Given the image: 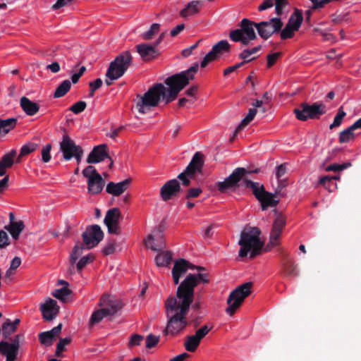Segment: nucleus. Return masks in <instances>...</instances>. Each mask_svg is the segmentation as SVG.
Wrapping results in <instances>:
<instances>
[{
	"label": "nucleus",
	"mask_w": 361,
	"mask_h": 361,
	"mask_svg": "<svg viewBox=\"0 0 361 361\" xmlns=\"http://www.w3.org/2000/svg\"><path fill=\"white\" fill-rule=\"evenodd\" d=\"M106 300V298L102 297L100 305H106L104 309L106 311L109 316L115 314L123 307L122 302L118 300H108V301Z\"/></svg>",
	"instance_id": "nucleus-29"
},
{
	"label": "nucleus",
	"mask_w": 361,
	"mask_h": 361,
	"mask_svg": "<svg viewBox=\"0 0 361 361\" xmlns=\"http://www.w3.org/2000/svg\"><path fill=\"white\" fill-rule=\"evenodd\" d=\"M361 129V118L356 121L353 125L342 130L339 134V142L345 143L355 138L354 130Z\"/></svg>",
	"instance_id": "nucleus-23"
},
{
	"label": "nucleus",
	"mask_w": 361,
	"mask_h": 361,
	"mask_svg": "<svg viewBox=\"0 0 361 361\" xmlns=\"http://www.w3.org/2000/svg\"><path fill=\"white\" fill-rule=\"evenodd\" d=\"M247 188L251 189L253 195L261 203L262 210H266L269 207H276L279 200L276 198L281 197V190L276 188L274 193H271L265 190L264 186L257 182L252 180H246Z\"/></svg>",
	"instance_id": "nucleus-5"
},
{
	"label": "nucleus",
	"mask_w": 361,
	"mask_h": 361,
	"mask_svg": "<svg viewBox=\"0 0 361 361\" xmlns=\"http://www.w3.org/2000/svg\"><path fill=\"white\" fill-rule=\"evenodd\" d=\"M20 106L23 111L30 116L35 115L39 110V105L26 97L20 98Z\"/></svg>",
	"instance_id": "nucleus-28"
},
{
	"label": "nucleus",
	"mask_w": 361,
	"mask_h": 361,
	"mask_svg": "<svg viewBox=\"0 0 361 361\" xmlns=\"http://www.w3.org/2000/svg\"><path fill=\"white\" fill-rule=\"evenodd\" d=\"M39 340L42 344L50 346L52 345L54 338L53 336L50 334V332L44 331L39 334Z\"/></svg>",
	"instance_id": "nucleus-47"
},
{
	"label": "nucleus",
	"mask_w": 361,
	"mask_h": 361,
	"mask_svg": "<svg viewBox=\"0 0 361 361\" xmlns=\"http://www.w3.org/2000/svg\"><path fill=\"white\" fill-rule=\"evenodd\" d=\"M181 190L180 183L177 179H171L167 181L160 189L161 199L166 202L176 196Z\"/></svg>",
	"instance_id": "nucleus-17"
},
{
	"label": "nucleus",
	"mask_w": 361,
	"mask_h": 361,
	"mask_svg": "<svg viewBox=\"0 0 361 361\" xmlns=\"http://www.w3.org/2000/svg\"><path fill=\"white\" fill-rule=\"evenodd\" d=\"M145 246L154 251H160L165 248V242L164 237L160 235H155L152 234L148 235L145 242Z\"/></svg>",
	"instance_id": "nucleus-26"
},
{
	"label": "nucleus",
	"mask_w": 361,
	"mask_h": 361,
	"mask_svg": "<svg viewBox=\"0 0 361 361\" xmlns=\"http://www.w3.org/2000/svg\"><path fill=\"white\" fill-rule=\"evenodd\" d=\"M261 172L260 168L255 169L238 167L224 181L217 183V188L221 192H226L228 189L235 188L240 185L247 188L246 180H250L247 175L250 173H259Z\"/></svg>",
	"instance_id": "nucleus-4"
},
{
	"label": "nucleus",
	"mask_w": 361,
	"mask_h": 361,
	"mask_svg": "<svg viewBox=\"0 0 361 361\" xmlns=\"http://www.w3.org/2000/svg\"><path fill=\"white\" fill-rule=\"evenodd\" d=\"M105 181L99 174L87 180V191L91 195L100 193L104 186Z\"/></svg>",
	"instance_id": "nucleus-25"
},
{
	"label": "nucleus",
	"mask_w": 361,
	"mask_h": 361,
	"mask_svg": "<svg viewBox=\"0 0 361 361\" xmlns=\"http://www.w3.org/2000/svg\"><path fill=\"white\" fill-rule=\"evenodd\" d=\"M159 341V336H156L152 334L146 337V348H152L155 347Z\"/></svg>",
	"instance_id": "nucleus-60"
},
{
	"label": "nucleus",
	"mask_w": 361,
	"mask_h": 361,
	"mask_svg": "<svg viewBox=\"0 0 361 361\" xmlns=\"http://www.w3.org/2000/svg\"><path fill=\"white\" fill-rule=\"evenodd\" d=\"M351 166V164L350 162L343 163L342 164H333L329 166H328L326 168V171H343Z\"/></svg>",
	"instance_id": "nucleus-53"
},
{
	"label": "nucleus",
	"mask_w": 361,
	"mask_h": 361,
	"mask_svg": "<svg viewBox=\"0 0 361 361\" xmlns=\"http://www.w3.org/2000/svg\"><path fill=\"white\" fill-rule=\"evenodd\" d=\"M296 118L301 121L308 119H318L321 116L326 113V106L322 103L315 102L309 104L307 102L301 103L299 106L293 110Z\"/></svg>",
	"instance_id": "nucleus-9"
},
{
	"label": "nucleus",
	"mask_w": 361,
	"mask_h": 361,
	"mask_svg": "<svg viewBox=\"0 0 361 361\" xmlns=\"http://www.w3.org/2000/svg\"><path fill=\"white\" fill-rule=\"evenodd\" d=\"M257 23H255L247 18H243L239 23L240 28L232 30L229 33L231 40L235 42H241L247 46L250 41L255 40L257 35L255 28L257 29Z\"/></svg>",
	"instance_id": "nucleus-7"
},
{
	"label": "nucleus",
	"mask_w": 361,
	"mask_h": 361,
	"mask_svg": "<svg viewBox=\"0 0 361 361\" xmlns=\"http://www.w3.org/2000/svg\"><path fill=\"white\" fill-rule=\"evenodd\" d=\"M107 148V145L105 144L95 146L89 154L87 158V163L97 164L104 161L105 159H109L110 164L109 168L111 169L114 164V161L109 156Z\"/></svg>",
	"instance_id": "nucleus-15"
},
{
	"label": "nucleus",
	"mask_w": 361,
	"mask_h": 361,
	"mask_svg": "<svg viewBox=\"0 0 361 361\" xmlns=\"http://www.w3.org/2000/svg\"><path fill=\"white\" fill-rule=\"evenodd\" d=\"M288 4V0H275V13L277 16H282L283 11Z\"/></svg>",
	"instance_id": "nucleus-55"
},
{
	"label": "nucleus",
	"mask_w": 361,
	"mask_h": 361,
	"mask_svg": "<svg viewBox=\"0 0 361 361\" xmlns=\"http://www.w3.org/2000/svg\"><path fill=\"white\" fill-rule=\"evenodd\" d=\"M167 88L163 84H154L142 96H138L140 99L136 104L137 111L142 114L148 113L152 108L159 105L161 99L167 104Z\"/></svg>",
	"instance_id": "nucleus-3"
},
{
	"label": "nucleus",
	"mask_w": 361,
	"mask_h": 361,
	"mask_svg": "<svg viewBox=\"0 0 361 361\" xmlns=\"http://www.w3.org/2000/svg\"><path fill=\"white\" fill-rule=\"evenodd\" d=\"M200 340L196 336H188L184 343L185 349L189 352H195L200 343Z\"/></svg>",
	"instance_id": "nucleus-39"
},
{
	"label": "nucleus",
	"mask_w": 361,
	"mask_h": 361,
	"mask_svg": "<svg viewBox=\"0 0 361 361\" xmlns=\"http://www.w3.org/2000/svg\"><path fill=\"white\" fill-rule=\"evenodd\" d=\"M71 341V339L70 338H61L56 345V355L59 356L61 352L65 350V346L68 345Z\"/></svg>",
	"instance_id": "nucleus-56"
},
{
	"label": "nucleus",
	"mask_w": 361,
	"mask_h": 361,
	"mask_svg": "<svg viewBox=\"0 0 361 361\" xmlns=\"http://www.w3.org/2000/svg\"><path fill=\"white\" fill-rule=\"evenodd\" d=\"M121 219H122V215L118 208L114 207L106 212L104 223L107 227L109 233L115 235L120 234L121 228L119 226V221Z\"/></svg>",
	"instance_id": "nucleus-13"
},
{
	"label": "nucleus",
	"mask_w": 361,
	"mask_h": 361,
	"mask_svg": "<svg viewBox=\"0 0 361 361\" xmlns=\"http://www.w3.org/2000/svg\"><path fill=\"white\" fill-rule=\"evenodd\" d=\"M212 49L220 57L224 53L230 51L231 44L226 40H221L214 44Z\"/></svg>",
	"instance_id": "nucleus-38"
},
{
	"label": "nucleus",
	"mask_w": 361,
	"mask_h": 361,
	"mask_svg": "<svg viewBox=\"0 0 361 361\" xmlns=\"http://www.w3.org/2000/svg\"><path fill=\"white\" fill-rule=\"evenodd\" d=\"M16 151L15 149L11 150L8 153L2 156L0 159V177L5 176L6 169L13 166L15 162V157H16Z\"/></svg>",
	"instance_id": "nucleus-24"
},
{
	"label": "nucleus",
	"mask_w": 361,
	"mask_h": 361,
	"mask_svg": "<svg viewBox=\"0 0 361 361\" xmlns=\"http://www.w3.org/2000/svg\"><path fill=\"white\" fill-rule=\"evenodd\" d=\"M190 81L182 72L174 74L170 77H168L165 80L164 83L169 86L167 88V99L166 104H169L172 101L175 100L179 92L183 90V88L189 84Z\"/></svg>",
	"instance_id": "nucleus-10"
},
{
	"label": "nucleus",
	"mask_w": 361,
	"mask_h": 361,
	"mask_svg": "<svg viewBox=\"0 0 361 361\" xmlns=\"http://www.w3.org/2000/svg\"><path fill=\"white\" fill-rule=\"evenodd\" d=\"M295 30H293V28L289 27L288 25H286L284 28H281L280 32V37L281 39L283 40L287 39H291L295 35Z\"/></svg>",
	"instance_id": "nucleus-49"
},
{
	"label": "nucleus",
	"mask_w": 361,
	"mask_h": 361,
	"mask_svg": "<svg viewBox=\"0 0 361 361\" xmlns=\"http://www.w3.org/2000/svg\"><path fill=\"white\" fill-rule=\"evenodd\" d=\"M261 231L257 227L245 228L240 233L238 244L240 245L239 256L246 257L249 252L250 258L253 259L261 253L264 243L260 240Z\"/></svg>",
	"instance_id": "nucleus-2"
},
{
	"label": "nucleus",
	"mask_w": 361,
	"mask_h": 361,
	"mask_svg": "<svg viewBox=\"0 0 361 361\" xmlns=\"http://www.w3.org/2000/svg\"><path fill=\"white\" fill-rule=\"evenodd\" d=\"M17 124V118H10L7 119L0 118V134L6 135L13 129Z\"/></svg>",
	"instance_id": "nucleus-36"
},
{
	"label": "nucleus",
	"mask_w": 361,
	"mask_h": 361,
	"mask_svg": "<svg viewBox=\"0 0 361 361\" xmlns=\"http://www.w3.org/2000/svg\"><path fill=\"white\" fill-rule=\"evenodd\" d=\"M281 55V52H275L274 54H269L267 56V67H271L276 62Z\"/></svg>",
	"instance_id": "nucleus-64"
},
{
	"label": "nucleus",
	"mask_w": 361,
	"mask_h": 361,
	"mask_svg": "<svg viewBox=\"0 0 361 361\" xmlns=\"http://www.w3.org/2000/svg\"><path fill=\"white\" fill-rule=\"evenodd\" d=\"M116 250V243L114 240H109L103 248L102 252L104 255H109L113 254Z\"/></svg>",
	"instance_id": "nucleus-62"
},
{
	"label": "nucleus",
	"mask_w": 361,
	"mask_h": 361,
	"mask_svg": "<svg viewBox=\"0 0 361 361\" xmlns=\"http://www.w3.org/2000/svg\"><path fill=\"white\" fill-rule=\"evenodd\" d=\"M71 293V290L66 286L57 289L53 293V296L59 300H64Z\"/></svg>",
	"instance_id": "nucleus-50"
},
{
	"label": "nucleus",
	"mask_w": 361,
	"mask_h": 361,
	"mask_svg": "<svg viewBox=\"0 0 361 361\" xmlns=\"http://www.w3.org/2000/svg\"><path fill=\"white\" fill-rule=\"evenodd\" d=\"M192 302L180 296L170 297L166 301V312L169 319L167 326L164 331L165 335H174L187 326L186 314Z\"/></svg>",
	"instance_id": "nucleus-1"
},
{
	"label": "nucleus",
	"mask_w": 361,
	"mask_h": 361,
	"mask_svg": "<svg viewBox=\"0 0 361 361\" xmlns=\"http://www.w3.org/2000/svg\"><path fill=\"white\" fill-rule=\"evenodd\" d=\"M51 145L47 144L44 146L42 150V161L44 163H47L51 160Z\"/></svg>",
	"instance_id": "nucleus-58"
},
{
	"label": "nucleus",
	"mask_w": 361,
	"mask_h": 361,
	"mask_svg": "<svg viewBox=\"0 0 361 361\" xmlns=\"http://www.w3.org/2000/svg\"><path fill=\"white\" fill-rule=\"evenodd\" d=\"M84 249H86V247L84 244H81L79 242L75 244L70 255V262L73 265L75 263L79 257L82 254Z\"/></svg>",
	"instance_id": "nucleus-41"
},
{
	"label": "nucleus",
	"mask_w": 361,
	"mask_h": 361,
	"mask_svg": "<svg viewBox=\"0 0 361 361\" xmlns=\"http://www.w3.org/2000/svg\"><path fill=\"white\" fill-rule=\"evenodd\" d=\"M172 260V254L169 251L159 253L155 257V262L158 267H166Z\"/></svg>",
	"instance_id": "nucleus-37"
},
{
	"label": "nucleus",
	"mask_w": 361,
	"mask_h": 361,
	"mask_svg": "<svg viewBox=\"0 0 361 361\" xmlns=\"http://www.w3.org/2000/svg\"><path fill=\"white\" fill-rule=\"evenodd\" d=\"M126 71L127 70L124 67L114 60L110 63L106 76L110 80H117L122 77Z\"/></svg>",
	"instance_id": "nucleus-27"
},
{
	"label": "nucleus",
	"mask_w": 361,
	"mask_h": 361,
	"mask_svg": "<svg viewBox=\"0 0 361 361\" xmlns=\"http://www.w3.org/2000/svg\"><path fill=\"white\" fill-rule=\"evenodd\" d=\"M87 104L84 101H79L74 104H73L70 108L69 110L73 112L75 114H80L85 109H86Z\"/></svg>",
	"instance_id": "nucleus-54"
},
{
	"label": "nucleus",
	"mask_w": 361,
	"mask_h": 361,
	"mask_svg": "<svg viewBox=\"0 0 361 361\" xmlns=\"http://www.w3.org/2000/svg\"><path fill=\"white\" fill-rule=\"evenodd\" d=\"M40 310L44 319L51 321L58 314L59 306L57 305L56 300L49 298L44 304L41 305Z\"/></svg>",
	"instance_id": "nucleus-18"
},
{
	"label": "nucleus",
	"mask_w": 361,
	"mask_h": 361,
	"mask_svg": "<svg viewBox=\"0 0 361 361\" xmlns=\"http://www.w3.org/2000/svg\"><path fill=\"white\" fill-rule=\"evenodd\" d=\"M103 82L101 78H97L94 81L89 82L90 93L89 97H92L94 95V92L97 90L99 89L102 86Z\"/></svg>",
	"instance_id": "nucleus-52"
},
{
	"label": "nucleus",
	"mask_w": 361,
	"mask_h": 361,
	"mask_svg": "<svg viewBox=\"0 0 361 361\" xmlns=\"http://www.w3.org/2000/svg\"><path fill=\"white\" fill-rule=\"evenodd\" d=\"M219 57L216 54L215 52L212 49L209 51L206 56L203 58L202 61L200 63V66L202 68H205L209 63L216 61Z\"/></svg>",
	"instance_id": "nucleus-48"
},
{
	"label": "nucleus",
	"mask_w": 361,
	"mask_h": 361,
	"mask_svg": "<svg viewBox=\"0 0 361 361\" xmlns=\"http://www.w3.org/2000/svg\"><path fill=\"white\" fill-rule=\"evenodd\" d=\"M335 178L336 176H326L320 178L319 183L329 192H332L334 188H336V184L334 183Z\"/></svg>",
	"instance_id": "nucleus-43"
},
{
	"label": "nucleus",
	"mask_w": 361,
	"mask_h": 361,
	"mask_svg": "<svg viewBox=\"0 0 361 361\" xmlns=\"http://www.w3.org/2000/svg\"><path fill=\"white\" fill-rule=\"evenodd\" d=\"M252 282H246L238 286L229 295L227 299L228 307L226 312L230 316L235 314L241 306L245 299L251 293Z\"/></svg>",
	"instance_id": "nucleus-8"
},
{
	"label": "nucleus",
	"mask_w": 361,
	"mask_h": 361,
	"mask_svg": "<svg viewBox=\"0 0 361 361\" xmlns=\"http://www.w3.org/2000/svg\"><path fill=\"white\" fill-rule=\"evenodd\" d=\"M202 2L199 0L192 1L189 2L185 7L180 11V16L183 18L195 15L200 12Z\"/></svg>",
	"instance_id": "nucleus-30"
},
{
	"label": "nucleus",
	"mask_w": 361,
	"mask_h": 361,
	"mask_svg": "<svg viewBox=\"0 0 361 361\" xmlns=\"http://www.w3.org/2000/svg\"><path fill=\"white\" fill-rule=\"evenodd\" d=\"M203 164V155L201 152H197L194 154L186 169L184 170L183 173L189 176V177H192L194 178L195 174L197 172L201 171Z\"/></svg>",
	"instance_id": "nucleus-19"
},
{
	"label": "nucleus",
	"mask_w": 361,
	"mask_h": 361,
	"mask_svg": "<svg viewBox=\"0 0 361 361\" xmlns=\"http://www.w3.org/2000/svg\"><path fill=\"white\" fill-rule=\"evenodd\" d=\"M346 113L344 111L343 106H341L337 112V114L336 115L333 123L329 126V128L331 130L339 127L341 123L343 118L345 116Z\"/></svg>",
	"instance_id": "nucleus-44"
},
{
	"label": "nucleus",
	"mask_w": 361,
	"mask_h": 361,
	"mask_svg": "<svg viewBox=\"0 0 361 361\" xmlns=\"http://www.w3.org/2000/svg\"><path fill=\"white\" fill-rule=\"evenodd\" d=\"M160 25L159 23H153L149 30L142 34L141 37L143 39L149 40L159 32Z\"/></svg>",
	"instance_id": "nucleus-46"
},
{
	"label": "nucleus",
	"mask_w": 361,
	"mask_h": 361,
	"mask_svg": "<svg viewBox=\"0 0 361 361\" xmlns=\"http://www.w3.org/2000/svg\"><path fill=\"white\" fill-rule=\"evenodd\" d=\"M82 173L83 176L87 178V180L99 175L94 166L91 165L87 166L85 169H83Z\"/></svg>",
	"instance_id": "nucleus-57"
},
{
	"label": "nucleus",
	"mask_w": 361,
	"mask_h": 361,
	"mask_svg": "<svg viewBox=\"0 0 361 361\" xmlns=\"http://www.w3.org/2000/svg\"><path fill=\"white\" fill-rule=\"evenodd\" d=\"M25 225L23 221H19L12 224H8L4 227L11 235V236L17 240L20 233L24 229Z\"/></svg>",
	"instance_id": "nucleus-35"
},
{
	"label": "nucleus",
	"mask_w": 361,
	"mask_h": 361,
	"mask_svg": "<svg viewBox=\"0 0 361 361\" xmlns=\"http://www.w3.org/2000/svg\"><path fill=\"white\" fill-rule=\"evenodd\" d=\"M81 149H82V147L76 145L75 141L68 135L64 134L63 135L62 140L60 142V151L65 160H71L73 158L74 154L80 152Z\"/></svg>",
	"instance_id": "nucleus-14"
},
{
	"label": "nucleus",
	"mask_w": 361,
	"mask_h": 361,
	"mask_svg": "<svg viewBox=\"0 0 361 361\" xmlns=\"http://www.w3.org/2000/svg\"><path fill=\"white\" fill-rule=\"evenodd\" d=\"M16 331V329L13 325L11 324V321L8 319L2 324V334L5 339L8 338Z\"/></svg>",
	"instance_id": "nucleus-45"
},
{
	"label": "nucleus",
	"mask_w": 361,
	"mask_h": 361,
	"mask_svg": "<svg viewBox=\"0 0 361 361\" xmlns=\"http://www.w3.org/2000/svg\"><path fill=\"white\" fill-rule=\"evenodd\" d=\"M303 19L302 11L295 8L290 15L286 25L293 28V30L298 31L302 23Z\"/></svg>",
	"instance_id": "nucleus-31"
},
{
	"label": "nucleus",
	"mask_w": 361,
	"mask_h": 361,
	"mask_svg": "<svg viewBox=\"0 0 361 361\" xmlns=\"http://www.w3.org/2000/svg\"><path fill=\"white\" fill-rule=\"evenodd\" d=\"M188 269H193L192 264L185 259H177L172 269V274H177L179 276L184 274Z\"/></svg>",
	"instance_id": "nucleus-32"
},
{
	"label": "nucleus",
	"mask_w": 361,
	"mask_h": 361,
	"mask_svg": "<svg viewBox=\"0 0 361 361\" xmlns=\"http://www.w3.org/2000/svg\"><path fill=\"white\" fill-rule=\"evenodd\" d=\"M283 23L281 17L277 16L267 21H261L257 24V31L263 39H269L272 35L279 33Z\"/></svg>",
	"instance_id": "nucleus-11"
},
{
	"label": "nucleus",
	"mask_w": 361,
	"mask_h": 361,
	"mask_svg": "<svg viewBox=\"0 0 361 361\" xmlns=\"http://www.w3.org/2000/svg\"><path fill=\"white\" fill-rule=\"evenodd\" d=\"M281 266L283 271L287 276H298V271L296 266L293 259L290 257V255L286 251L281 250Z\"/></svg>",
	"instance_id": "nucleus-21"
},
{
	"label": "nucleus",
	"mask_w": 361,
	"mask_h": 361,
	"mask_svg": "<svg viewBox=\"0 0 361 361\" xmlns=\"http://www.w3.org/2000/svg\"><path fill=\"white\" fill-rule=\"evenodd\" d=\"M199 68L198 63H195L190 67L188 70L182 71L184 75L188 78V80H192L195 78V73L197 71Z\"/></svg>",
	"instance_id": "nucleus-59"
},
{
	"label": "nucleus",
	"mask_w": 361,
	"mask_h": 361,
	"mask_svg": "<svg viewBox=\"0 0 361 361\" xmlns=\"http://www.w3.org/2000/svg\"><path fill=\"white\" fill-rule=\"evenodd\" d=\"M286 224V217L282 214H279L274 221L269 235V243L273 246H276L279 244V239Z\"/></svg>",
	"instance_id": "nucleus-16"
},
{
	"label": "nucleus",
	"mask_w": 361,
	"mask_h": 361,
	"mask_svg": "<svg viewBox=\"0 0 361 361\" xmlns=\"http://www.w3.org/2000/svg\"><path fill=\"white\" fill-rule=\"evenodd\" d=\"M136 49L142 60L146 61L156 58L158 55L155 46L152 44H140L136 46Z\"/></svg>",
	"instance_id": "nucleus-22"
},
{
	"label": "nucleus",
	"mask_w": 361,
	"mask_h": 361,
	"mask_svg": "<svg viewBox=\"0 0 361 361\" xmlns=\"http://www.w3.org/2000/svg\"><path fill=\"white\" fill-rule=\"evenodd\" d=\"M202 192V190L200 188H190L187 191L185 198L190 199V198L197 197Z\"/></svg>",
	"instance_id": "nucleus-63"
},
{
	"label": "nucleus",
	"mask_w": 361,
	"mask_h": 361,
	"mask_svg": "<svg viewBox=\"0 0 361 361\" xmlns=\"http://www.w3.org/2000/svg\"><path fill=\"white\" fill-rule=\"evenodd\" d=\"M131 181V178H127L119 183L109 182L106 185V191L114 196H120L128 188Z\"/></svg>",
	"instance_id": "nucleus-20"
},
{
	"label": "nucleus",
	"mask_w": 361,
	"mask_h": 361,
	"mask_svg": "<svg viewBox=\"0 0 361 361\" xmlns=\"http://www.w3.org/2000/svg\"><path fill=\"white\" fill-rule=\"evenodd\" d=\"M212 329V326L209 327L207 325H204L196 331L195 335L201 341L209 334Z\"/></svg>",
	"instance_id": "nucleus-61"
},
{
	"label": "nucleus",
	"mask_w": 361,
	"mask_h": 361,
	"mask_svg": "<svg viewBox=\"0 0 361 361\" xmlns=\"http://www.w3.org/2000/svg\"><path fill=\"white\" fill-rule=\"evenodd\" d=\"M200 282L203 283L209 282L207 274H189L178 287L176 295L184 298L185 300H188L192 302L194 289Z\"/></svg>",
	"instance_id": "nucleus-6"
},
{
	"label": "nucleus",
	"mask_w": 361,
	"mask_h": 361,
	"mask_svg": "<svg viewBox=\"0 0 361 361\" xmlns=\"http://www.w3.org/2000/svg\"><path fill=\"white\" fill-rule=\"evenodd\" d=\"M71 87V83L69 80H63L56 89L54 93V98H60L66 95Z\"/></svg>",
	"instance_id": "nucleus-40"
},
{
	"label": "nucleus",
	"mask_w": 361,
	"mask_h": 361,
	"mask_svg": "<svg viewBox=\"0 0 361 361\" xmlns=\"http://www.w3.org/2000/svg\"><path fill=\"white\" fill-rule=\"evenodd\" d=\"M37 144L32 143V142L27 143L21 147L20 152V157H24L27 154H29L33 152L34 151H35L37 149Z\"/></svg>",
	"instance_id": "nucleus-51"
},
{
	"label": "nucleus",
	"mask_w": 361,
	"mask_h": 361,
	"mask_svg": "<svg viewBox=\"0 0 361 361\" xmlns=\"http://www.w3.org/2000/svg\"><path fill=\"white\" fill-rule=\"evenodd\" d=\"M257 113V110L255 108L250 109L248 111V114L247 116L243 119L241 123L236 128L233 136L230 139L231 141H233L235 138V136L242 130L245 126H247L255 118Z\"/></svg>",
	"instance_id": "nucleus-33"
},
{
	"label": "nucleus",
	"mask_w": 361,
	"mask_h": 361,
	"mask_svg": "<svg viewBox=\"0 0 361 361\" xmlns=\"http://www.w3.org/2000/svg\"><path fill=\"white\" fill-rule=\"evenodd\" d=\"M82 238L86 249H92L102 240L104 233L99 225L94 224L86 228Z\"/></svg>",
	"instance_id": "nucleus-12"
},
{
	"label": "nucleus",
	"mask_w": 361,
	"mask_h": 361,
	"mask_svg": "<svg viewBox=\"0 0 361 361\" xmlns=\"http://www.w3.org/2000/svg\"><path fill=\"white\" fill-rule=\"evenodd\" d=\"M114 61L128 70L132 64L133 56L129 51H125L119 54Z\"/></svg>",
	"instance_id": "nucleus-34"
},
{
	"label": "nucleus",
	"mask_w": 361,
	"mask_h": 361,
	"mask_svg": "<svg viewBox=\"0 0 361 361\" xmlns=\"http://www.w3.org/2000/svg\"><path fill=\"white\" fill-rule=\"evenodd\" d=\"M109 316L106 313V311L104 309H99L97 311H94L90 317V324L94 325L100 322L103 318Z\"/></svg>",
	"instance_id": "nucleus-42"
}]
</instances>
